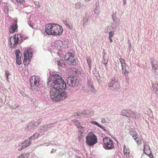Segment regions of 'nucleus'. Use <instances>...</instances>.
<instances>
[{"instance_id":"1","label":"nucleus","mask_w":158,"mask_h":158,"mask_svg":"<svg viewBox=\"0 0 158 158\" xmlns=\"http://www.w3.org/2000/svg\"><path fill=\"white\" fill-rule=\"evenodd\" d=\"M47 84L52 88L50 91V97L53 101L60 102L67 98L68 95L65 91L60 93L61 90L66 89V85L59 75L56 74L49 76Z\"/></svg>"},{"instance_id":"2","label":"nucleus","mask_w":158,"mask_h":158,"mask_svg":"<svg viewBox=\"0 0 158 158\" xmlns=\"http://www.w3.org/2000/svg\"><path fill=\"white\" fill-rule=\"evenodd\" d=\"M40 79L35 76H31L30 82L31 85V89L33 91H37L39 88Z\"/></svg>"},{"instance_id":"3","label":"nucleus","mask_w":158,"mask_h":158,"mask_svg":"<svg viewBox=\"0 0 158 158\" xmlns=\"http://www.w3.org/2000/svg\"><path fill=\"white\" fill-rule=\"evenodd\" d=\"M86 141L88 145L92 146L97 143V138L93 132H90L86 136Z\"/></svg>"},{"instance_id":"4","label":"nucleus","mask_w":158,"mask_h":158,"mask_svg":"<svg viewBox=\"0 0 158 158\" xmlns=\"http://www.w3.org/2000/svg\"><path fill=\"white\" fill-rule=\"evenodd\" d=\"M104 148L107 150H111L114 147L113 141L110 138L106 137L103 139Z\"/></svg>"},{"instance_id":"5","label":"nucleus","mask_w":158,"mask_h":158,"mask_svg":"<svg viewBox=\"0 0 158 158\" xmlns=\"http://www.w3.org/2000/svg\"><path fill=\"white\" fill-rule=\"evenodd\" d=\"M64 59L69 64L74 65L76 63L74 55L72 53H66L65 55Z\"/></svg>"},{"instance_id":"6","label":"nucleus","mask_w":158,"mask_h":158,"mask_svg":"<svg viewBox=\"0 0 158 158\" xmlns=\"http://www.w3.org/2000/svg\"><path fill=\"white\" fill-rule=\"evenodd\" d=\"M122 114L124 116L129 118H131L133 119H136L137 116L136 112L130 109L123 110L122 112Z\"/></svg>"},{"instance_id":"7","label":"nucleus","mask_w":158,"mask_h":158,"mask_svg":"<svg viewBox=\"0 0 158 158\" xmlns=\"http://www.w3.org/2000/svg\"><path fill=\"white\" fill-rule=\"evenodd\" d=\"M24 59L23 60V64L25 66L29 64V62L32 57V54L31 52L28 50H26L25 51L24 53Z\"/></svg>"},{"instance_id":"8","label":"nucleus","mask_w":158,"mask_h":158,"mask_svg":"<svg viewBox=\"0 0 158 158\" xmlns=\"http://www.w3.org/2000/svg\"><path fill=\"white\" fill-rule=\"evenodd\" d=\"M63 27L58 24H54V36H60L63 33Z\"/></svg>"},{"instance_id":"9","label":"nucleus","mask_w":158,"mask_h":158,"mask_svg":"<svg viewBox=\"0 0 158 158\" xmlns=\"http://www.w3.org/2000/svg\"><path fill=\"white\" fill-rule=\"evenodd\" d=\"M130 134L138 145H140L142 143V137L141 136H140L137 132L133 131L130 132Z\"/></svg>"},{"instance_id":"10","label":"nucleus","mask_w":158,"mask_h":158,"mask_svg":"<svg viewBox=\"0 0 158 158\" xmlns=\"http://www.w3.org/2000/svg\"><path fill=\"white\" fill-rule=\"evenodd\" d=\"M45 32L49 35L54 36V24H49L46 25L45 28Z\"/></svg>"},{"instance_id":"11","label":"nucleus","mask_w":158,"mask_h":158,"mask_svg":"<svg viewBox=\"0 0 158 158\" xmlns=\"http://www.w3.org/2000/svg\"><path fill=\"white\" fill-rule=\"evenodd\" d=\"M77 81V80L74 77H69L67 78V83L70 87L75 86Z\"/></svg>"},{"instance_id":"12","label":"nucleus","mask_w":158,"mask_h":158,"mask_svg":"<svg viewBox=\"0 0 158 158\" xmlns=\"http://www.w3.org/2000/svg\"><path fill=\"white\" fill-rule=\"evenodd\" d=\"M14 40V46L16 47L19 44H20L22 41V37L21 34H15L13 36Z\"/></svg>"},{"instance_id":"13","label":"nucleus","mask_w":158,"mask_h":158,"mask_svg":"<svg viewBox=\"0 0 158 158\" xmlns=\"http://www.w3.org/2000/svg\"><path fill=\"white\" fill-rule=\"evenodd\" d=\"M17 19H15L14 20V22L10 26V33H13L16 31V30L18 28V26L17 25Z\"/></svg>"},{"instance_id":"14","label":"nucleus","mask_w":158,"mask_h":158,"mask_svg":"<svg viewBox=\"0 0 158 158\" xmlns=\"http://www.w3.org/2000/svg\"><path fill=\"white\" fill-rule=\"evenodd\" d=\"M143 152L146 154H149L151 153V151L149 146L146 143L143 144Z\"/></svg>"},{"instance_id":"15","label":"nucleus","mask_w":158,"mask_h":158,"mask_svg":"<svg viewBox=\"0 0 158 158\" xmlns=\"http://www.w3.org/2000/svg\"><path fill=\"white\" fill-rule=\"evenodd\" d=\"M123 152L125 156L127 158H129L130 157V150L126 146H124L123 148Z\"/></svg>"},{"instance_id":"16","label":"nucleus","mask_w":158,"mask_h":158,"mask_svg":"<svg viewBox=\"0 0 158 158\" xmlns=\"http://www.w3.org/2000/svg\"><path fill=\"white\" fill-rule=\"evenodd\" d=\"M63 45L62 42L60 40H58L56 42L55 46L58 50L61 49Z\"/></svg>"},{"instance_id":"17","label":"nucleus","mask_w":158,"mask_h":158,"mask_svg":"<svg viewBox=\"0 0 158 158\" xmlns=\"http://www.w3.org/2000/svg\"><path fill=\"white\" fill-rule=\"evenodd\" d=\"M122 73L125 75H127L129 73L128 69L126 68V65L121 67Z\"/></svg>"},{"instance_id":"18","label":"nucleus","mask_w":158,"mask_h":158,"mask_svg":"<svg viewBox=\"0 0 158 158\" xmlns=\"http://www.w3.org/2000/svg\"><path fill=\"white\" fill-rule=\"evenodd\" d=\"M57 63L58 65L60 67L64 68L65 66V64L64 61L61 60H59V61H57Z\"/></svg>"},{"instance_id":"19","label":"nucleus","mask_w":158,"mask_h":158,"mask_svg":"<svg viewBox=\"0 0 158 158\" xmlns=\"http://www.w3.org/2000/svg\"><path fill=\"white\" fill-rule=\"evenodd\" d=\"M153 91L156 94H158V85L153 84L152 85Z\"/></svg>"},{"instance_id":"20","label":"nucleus","mask_w":158,"mask_h":158,"mask_svg":"<svg viewBox=\"0 0 158 158\" xmlns=\"http://www.w3.org/2000/svg\"><path fill=\"white\" fill-rule=\"evenodd\" d=\"M154 61V60H151L152 66V69H154L155 71H156V69H158V64H154L153 63Z\"/></svg>"},{"instance_id":"21","label":"nucleus","mask_w":158,"mask_h":158,"mask_svg":"<svg viewBox=\"0 0 158 158\" xmlns=\"http://www.w3.org/2000/svg\"><path fill=\"white\" fill-rule=\"evenodd\" d=\"M40 135V134L38 133H36L34 134L33 135L29 138V139H35L38 138Z\"/></svg>"},{"instance_id":"22","label":"nucleus","mask_w":158,"mask_h":158,"mask_svg":"<svg viewBox=\"0 0 158 158\" xmlns=\"http://www.w3.org/2000/svg\"><path fill=\"white\" fill-rule=\"evenodd\" d=\"M87 61L88 64L89 66V68L90 69H91V64H92V60L91 59L90 57H88L87 58Z\"/></svg>"},{"instance_id":"23","label":"nucleus","mask_w":158,"mask_h":158,"mask_svg":"<svg viewBox=\"0 0 158 158\" xmlns=\"http://www.w3.org/2000/svg\"><path fill=\"white\" fill-rule=\"evenodd\" d=\"M31 145V143L30 142H28L27 144H25V145H23L22 146V147L21 148H19L18 149V150L19 151H21L23 149L26 148V147L30 146Z\"/></svg>"},{"instance_id":"24","label":"nucleus","mask_w":158,"mask_h":158,"mask_svg":"<svg viewBox=\"0 0 158 158\" xmlns=\"http://www.w3.org/2000/svg\"><path fill=\"white\" fill-rule=\"evenodd\" d=\"M15 54L16 57H21V53L20 52V50L18 49L15 51Z\"/></svg>"},{"instance_id":"25","label":"nucleus","mask_w":158,"mask_h":158,"mask_svg":"<svg viewBox=\"0 0 158 158\" xmlns=\"http://www.w3.org/2000/svg\"><path fill=\"white\" fill-rule=\"evenodd\" d=\"M119 60L121 64V67L125 65H126L125 60L124 59H122V58H120L119 59Z\"/></svg>"},{"instance_id":"26","label":"nucleus","mask_w":158,"mask_h":158,"mask_svg":"<svg viewBox=\"0 0 158 158\" xmlns=\"http://www.w3.org/2000/svg\"><path fill=\"white\" fill-rule=\"evenodd\" d=\"M110 121V119L108 117H106L105 118H103L102 119L101 122L102 123H106Z\"/></svg>"},{"instance_id":"27","label":"nucleus","mask_w":158,"mask_h":158,"mask_svg":"<svg viewBox=\"0 0 158 158\" xmlns=\"http://www.w3.org/2000/svg\"><path fill=\"white\" fill-rule=\"evenodd\" d=\"M21 57H16V63L18 65H19L21 64Z\"/></svg>"},{"instance_id":"28","label":"nucleus","mask_w":158,"mask_h":158,"mask_svg":"<svg viewBox=\"0 0 158 158\" xmlns=\"http://www.w3.org/2000/svg\"><path fill=\"white\" fill-rule=\"evenodd\" d=\"M93 123L95 125H96L98 127H100L101 128L105 130V127L101 126L98 123L95 122H94Z\"/></svg>"},{"instance_id":"29","label":"nucleus","mask_w":158,"mask_h":158,"mask_svg":"<svg viewBox=\"0 0 158 158\" xmlns=\"http://www.w3.org/2000/svg\"><path fill=\"white\" fill-rule=\"evenodd\" d=\"M30 139H29V138L25 140V141H24L22 144H23V145H25V144H27L28 143V142H30L31 143V142L30 141Z\"/></svg>"},{"instance_id":"30","label":"nucleus","mask_w":158,"mask_h":158,"mask_svg":"<svg viewBox=\"0 0 158 158\" xmlns=\"http://www.w3.org/2000/svg\"><path fill=\"white\" fill-rule=\"evenodd\" d=\"M17 2L20 3V4L23 5L25 3V1L24 0H17Z\"/></svg>"},{"instance_id":"31","label":"nucleus","mask_w":158,"mask_h":158,"mask_svg":"<svg viewBox=\"0 0 158 158\" xmlns=\"http://www.w3.org/2000/svg\"><path fill=\"white\" fill-rule=\"evenodd\" d=\"M109 38H112L114 35V31H111L109 33Z\"/></svg>"},{"instance_id":"32","label":"nucleus","mask_w":158,"mask_h":158,"mask_svg":"<svg viewBox=\"0 0 158 158\" xmlns=\"http://www.w3.org/2000/svg\"><path fill=\"white\" fill-rule=\"evenodd\" d=\"M102 62L105 64V66H106V65L107 64L108 62V61L107 60L105 59L104 58L103 59Z\"/></svg>"},{"instance_id":"33","label":"nucleus","mask_w":158,"mask_h":158,"mask_svg":"<svg viewBox=\"0 0 158 158\" xmlns=\"http://www.w3.org/2000/svg\"><path fill=\"white\" fill-rule=\"evenodd\" d=\"M77 116H78L81 117L82 116H84L85 115L83 113H81L80 112H78L77 113Z\"/></svg>"},{"instance_id":"34","label":"nucleus","mask_w":158,"mask_h":158,"mask_svg":"<svg viewBox=\"0 0 158 158\" xmlns=\"http://www.w3.org/2000/svg\"><path fill=\"white\" fill-rule=\"evenodd\" d=\"M8 8H7V7H5L4 8V11L5 13H8L9 12Z\"/></svg>"},{"instance_id":"35","label":"nucleus","mask_w":158,"mask_h":158,"mask_svg":"<svg viewBox=\"0 0 158 158\" xmlns=\"http://www.w3.org/2000/svg\"><path fill=\"white\" fill-rule=\"evenodd\" d=\"M25 155H23V154H22L19 155L18 157L17 158H25Z\"/></svg>"},{"instance_id":"36","label":"nucleus","mask_w":158,"mask_h":158,"mask_svg":"<svg viewBox=\"0 0 158 158\" xmlns=\"http://www.w3.org/2000/svg\"><path fill=\"white\" fill-rule=\"evenodd\" d=\"M147 155H148V156L150 158H154L153 155L152 153V152H151V153L150 154L149 153V154H147Z\"/></svg>"},{"instance_id":"37","label":"nucleus","mask_w":158,"mask_h":158,"mask_svg":"<svg viewBox=\"0 0 158 158\" xmlns=\"http://www.w3.org/2000/svg\"><path fill=\"white\" fill-rule=\"evenodd\" d=\"M34 3L38 7H40V5L39 3V2H35Z\"/></svg>"},{"instance_id":"38","label":"nucleus","mask_w":158,"mask_h":158,"mask_svg":"<svg viewBox=\"0 0 158 158\" xmlns=\"http://www.w3.org/2000/svg\"><path fill=\"white\" fill-rule=\"evenodd\" d=\"M5 73H6V75L7 78V80H8V76L9 75V72L8 71H6Z\"/></svg>"},{"instance_id":"39","label":"nucleus","mask_w":158,"mask_h":158,"mask_svg":"<svg viewBox=\"0 0 158 158\" xmlns=\"http://www.w3.org/2000/svg\"><path fill=\"white\" fill-rule=\"evenodd\" d=\"M56 151V150H55L54 149H52V150L51 151V153H53V152H55Z\"/></svg>"},{"instance_id":"40","label":"nucleus","mask_w":158,"mask_h":158,"mask_svg":"<svg viewBox=\"0 0 158 158\" xmlns=\"http://www.w3.org/2000/svg\"><path fill=\"white\" fill-rule=\"evenodd\" d=\"M109 38L110 40V42L112 43V38Z\"/></svg>"},{"instance_id":"41","label":"nucleus","mask_w":158,"mask_h":158,"mask_svg":"<svg viewBox=\"0 0 158 158\" xmlns=\"http://www.w3.org/2000/svg\"><path fill=\"white\" fill-rule=\"evenodd\" d=\"M66 25H67V26H68L69 27V28L70 29H71V28H70V25H69V24H66Z\"/></svg>"},{"instance_id":"42","label":"nucleus","mask_w":158,"mask_h":158,"mask_svg":"<svg viewBox=\"0 0 158 158\" xmlns=\"http://www.w3.org/2000/svg\"><path fill=\"white\" fill-rule=\"evenodd\" d=\"M123 2H123L124 4H125L126 3V2L125 1H124Z\"/></svg>"},{"instance_id":"43","label":"nucleus","mask_w":158,"mask_h":158,"mask_svg":"<svg viewBox=\"0 0 158 158\" xmlns=\"http://www.w3.org/2000/svg\"><path fill=\"white\" fill-rule=\"evenodd\" d=\"M76 126H77V128H79L80 126H79V125H76Z\"/></svg>"},{"instance_id":"44","label":"nucleus","mask_w":158,"mask_h":158,"mask_svg":"<svg viewBox=\"0 0 158 158\" xmlns=\"http://www.w3.org/2000/svg\"><path fill=\"white\" fill-rule=\"evenodd\" d=\"M81 129H83L84 128V127L82 126H81Z\"/></svg>"},{"instance_id":"45","label":"nucleus","mask_w":158,"mask_h":158,"mask_svg":"<svg viewBox=\"0 0 158 158\" xmlns=\"http://www.w3.org/2000/svg\"><path fill=\"white\" fill-rule=\"evenodd\" d=\"M109 86L110 87H111V86L110 85H109Z\"/></svg>"}]
</instances>
